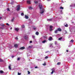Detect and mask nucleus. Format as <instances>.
Here are the masks:
<instances>
[{"label": "nucleus", "mask_w": 75, "mask_h": 75, "mask_svg": "<svg viewBox=\"0 0 75 75\" xmlns=\"http://www.w3.org/2000/svg\"><path fill=\"white\" fill-rule=\"evenodd\" d=\"M0 25H1V26H2V27H3V26H5V25H4V24H3V23L1 24H0Z\"/></svg>", "instance_id": "ddd939ff"}, {"label": "nucleus", "mask_w": 75, "mask_h": 75, "mask_svg": "<svg viewBox=\"0 0 75 75\" xmlns=\"http://www.w3.org/2000/svg\"><path fill=\"white\" fill-rule=\"evenodd\" d=\"M32 48V46H29L28 47V48Z\"/></svg>", "instance_id": "7c9ffc66"}, {"label": "nucleus", "mask_w": 75, "mask_h": 75, "mask_svg": "<svg viewBox=\"0 0 75 75\" xmlns=\"http://www.w3.org/2000/svg\"><path fill=\"white\" fill-rule=\"evenodd\" d=\"M28 74H30V72L29 71H28Z\"/></svg>", "instance_id": "58836bf2"}, {"label": "nucleus", "mask_w": 75, "mask_h": 75, "mask_svg": "<svg viewBox=\"0 0 75 75\" xmlns=\"http://www.w3.org/2000/svg\"><path fill=\"white\" fill-rule=\"evenodd\" d=\"M35 68L36 69V68H38V67L36 66V67H35Z\"/></svg>", "instance_id": "a18cd8bd"}, {"label": "nucleus", "mask_w": 75, "mask_h": 75, "mask_svg": "<svg viewBox=\"0 0 75 75\" xmlns=\"http://www.w3.org/2000/svg\"><path fill=\"white\" fill-rule=\"evenodd\" d=\"M6 25H9V24L8 23H6Z\"/></svg>", "instance_id": "37998d69"}, {"label": "nucleus", "mask_w": 75, "mask_h": 75, "mask_svg": "<svg viewBox=\"0 0 75 75\" xmlns=\"http://www.w3.org/2000/svg\"><path fill=\"white\" fill-rule=\"evenodd\" d=\"M21 15L22 16H24V13H22L21 14Z\"/></svg>", "instance_id": "c756f323"}, {"label": "nucleus", "mask_w": 75, "mask_h": 75, "mask_svg": "<svg viewBox=\"0 0 75 75\" xmlns=\"http://www.w3.org/2000/svg\"><path fill=\"white\" fill-rule=\"evenodd\" d=\"M55 44H56V43H55Z\"/></svg>", "instance_id": "4d7b16f0"}, {"label": "nucleus", "mask_w": 75, "mask_h": 75, "mask_svg": "<svg viewBox=\"0 0 75 75\" xmlns=\"http://www.w3.org/2000/svg\"><path fill=\"white\" fill-rule=\"evenodd\" d=\"M32 37H33V39H35V36L34 35H33L32 36Z\"/></svg>", "instance_id": "f704fd0d"}, {"label": "nucleus", "mask_w": 75, "mask_h": 75, "mask_svg": "<svg viewBox=\"0 0 75 75\" xmlns=\"http://www.w3.org/2000/svg\"><path fill=\"white\" fill-rule=\"evenodd\" d=\"M2 18V17H0V20H1Z\"/></svg>", "instance_id": "3c124183"}, {"label": "nucleus", "mask_w": 75, "mask_h": 75, "mask_svg": "<svg viewBox=\"0 0 75 75\" xmlns=\"http://www.w3.org/2000/svg\"><path fill=\"white\" fill-rule=\"evenodd\" d=\"M57 65H61V62H59L57 63Z\"/></svg>", "instance_id": "412c9836"}, {"label": "nucleus", "mask_w": 75, "mask_h": 75, "mask_svg": "<svg viewBox=\"0 0 75 75\" xmlns=\"http://www.w3.org/2000/svg\"><path fill=\"white\" fill-rule=\"evenodd\" d=\"M18 75H21V73H18Z\"/></svg>", "instance_id": "79ce46f5"}, {"label": "nucleus", "mask_w": 75, "mask_h": 75, "mask_svg": "<svg viewBox=\"0 0 75 75\" xmlns=\"http://www.w3.org/2000/svg\"><path fill=\"white\" fill-rule=\"evenodd\" d=\"M57 30L58 31H62V30L60 28H59L57 29Z\"/></svg>", "instance_id": "6e6552de"}, {"label": "nucleus", "mask_w": 75, "mask_h": 75, "mask_svg": "<svg viewBox=\"0 0 75 75\" xmlns=\"http://www.w3.org/2000/svg\"><path fill=\"white\" fill-rule=\"evenodd\" d=\"M25 47H22L20 48H19V50H24V49H25Z\"/></svg>", "instance_id": "20e7f679"}, {"label": "nucleus", "mask_w": 75, "mask_h": 75, "mask_svg": "<svg viewBox=\"0 0 75 75\" xmlns=\"http://www.w3.org/2000/svg\"><path fill=\"white\" fill-rule=\"evenodd\" d=\"M66 52H68V50H66Z\"/></svg>", "instance_id": "8fccbe9b"}, {"label": "nucleus", "mask_w": 75, "mask_h": 75, "mask_svg": "<svg viewBox=\"0 0 75 75\" xmlns=\"http://www.w3.org/2000/svg\"><path fill=\"white\" fill-rule=\"evenodd\" d=\"M14 56H12V58H14Z\"/></svg>", "instance_id": "09e8293b"}, {"label": "nucleus", "mask_w": 75, "mask_h": 75, "mask_svg": "<svg viewBox=\"0 0 75 75\" xmlns=\"http://www.w3.org/2000/svg\"><path fill=\"white\" fill-rule=\"evenodd\" d=\"M34 2H35V4H37V3H38V1H35Z\"/></svg>", "instance_id": "c85d7f7f"}, {"label": "nucleus", "mask_w": 75, "mask_h": 75, "mask_svg": "<svg viewBox=\"0 0 75 75\" xmlns=\"http://www.w3.org/2000/svg\"><path fill=\"white\" fill-rule=\"evenodd\" d=\"M20 59V58H18L17 59L18 61H19Z\"/></svg>", "instance_id": "ea45409f"}, {"label": "nucleus", "mask_w": 75, "mask_h": 75, "mask_svg": "<svg viewBox=\"0 0 75 75\" xmlns=\"http://www.w3.org/2000/svg\"><path fill=\"white\" fill-rule=\"evenodd\" d=\"M70 42H74V40H71L70 41Z\"/></svg>", "instance_id": "4c0bfd02"}, {"label": "nucleus", "mask_w": 75, "mask_h": 75, "mask_svg": "<svg viewBox=\"0 0 75 75\" xmlns=\"http://www.w3.org/2000/svg\"><path fill=\"white\" fill-rule=\"evenodd\" d=\"M15 31H18L19 30V29H18V28H15Z\"/></svg>", "instance_id": "0eeeda50"}, {"label": "nucleus", "mask_w": 75, "mask_h": 75, "mask_svg": "<svg viewBox=\"0 0 75 75\" xmlns=\"http://www.w3.org/2000/svg\"><path fill=\"white\" fill-rule=\"evenodd\" d=\"M10 30H12V28H10Z\"/></svg>", "instance_id": "603ef678"}, {"label": "nucleus", "mask_w": 75, "mask_h": 75, "mask_svg": "<svg viewBox=\"0 0 75 75\" xmlns=\"http://www.w3.org/2000/svg\"><path fill=\"white\" fill-rule=\"evenodd\" d=\"M44 12V10L43 9L42 11L40 12V14H43Z\"/></svg>", "instance_id": "1a4fd4ad"}, {"label": "nucleus", "mask_w": 75, "mask_h": 75, "mask_svg": "<svg viewBox=\"0 0 75 75\" xmlns=\"http://www.w3.org/2000/svg\"><path fill=\"white\" fill-rule=\"evenodd\" d=\"M65 27H68V24H66L65 25Z\"/></svg>", "instance_id": "393cba45"}, {"label": "nucleus", "mask_w": 75, "mask_h": 75, "mask_svg": "<svg viewBox=\"0 0 75 75\" xmlns=\"http://www.w3.org/2000/svg\"><path fill=\"white\" fill-rule=\"evenodd\" d=\"M63 33L64 34H67V31L66 30H64L63 32Z\"/></svg>", "instance_id": "9d476101"}, {"label": "nucleus", "mask_w": 75, "mask_h": 75, "mask_svg": "<svg viewBox=\"0 0 75 75\" xmlns=\"http://www.w3.org/2000/svg\"><path fill=\"white\" fill-rule=\"evenodd\" d=\"M33 29H34V30H35L37 28L35 27H33Z\"/></svg>", "instance_id": "bb28decb"}, {"label": "nucleus", "mask_w": 75, "mask_h": 75, "mask_svg": "<svg viewBox=\"0 0 75 75\" xmlns=\"http://www.w3.org/2000/svg\"><path fill=\"white\" fill-rule=\"evenodd\" d=\"M0 28H1V29H2V30H3V29H4V27H0Z\"/></svg>", "instance_id": "2f4dec72"}, {"label": "nucleus", "mask_w": 75, "mask_h": 75, "mask_svg": "<svg viewBox=\"0 0 75 75\" xmlns=\"http://www.w3.org/2000/svg\"><path fill=\"white\" fill-rule=\"evenodd\" d=\"M72 5H70V7H72Z\"/></svg>", "instance_id": "5fc2aeb1"}, {"label": "nucleus", "mask_w": 75, "mask_h": 75, "mask_svg": "<svg viewBox=\"0 0 75 75\" xmlns=\"http://www.w3.org/2000/svg\"><path fill=\"white\" fill-rule=\"evenodd\" d=\"M15 39H16V40H18V37H16L15 38Z\"/></svg>", "instance_id": "c03bdc74"}, {"label": "nucleus", "mask_w": 75, "mask_h": 75, "mask_svg": "<svg viewBox=\"0 0 75 75\" xmlns=\"http://www.w3.org/2000/svg\"><path fill=\"white\" fill-rule=\"evenodd\" d=\"M23 38L25 39H27V36L26 35L24 36Z\"/></svg>", "instance_id": "f8f14e48"}, {"label": "nucleus", "mask_w": 75, "mask_h": 75, "mask_svg": "<svg viewBox=\"0 0 75 75\" xmlns=\"http://www.w3.org/2000/svg\"><path fill=\"white\" fill-rule=\"evenodd\" d=\"M36 35H38V34H39V33L38 32H36L35 33Z\"/></svg>", "instance_id": "6ab92c4d"}, {"label": "nucleus", "mask_w": 75, "mask_h": 75, "mask_svg": "<svg viewBox=\"0 0 75 75\" xmlns=\"http://www.w3.org/2000/svg\"><path fill=\"white\" fill-rule=\"evenodd\" d=\"M39 7L40 8V10H41V9H42V6L41 5V4L40 3H39Z\"/></svg>", "instance_id": "f257e3e1"}, {"label": "nucleus", "mask_w": 75, "mask_h": 75, "mask_svg": "<svg viewBox=\"0 0 75 75\" xmlns=\"http://www.w3.org/2000/svg\"><path fill=\"white\" fill-rule=\"evenodd\" d=\"M52 40V38L51 37H50L48 39L49 41H51Z\"/></svg>", "instance_id": "39448f33"}, {"label": "nucleus", "mask_w": 75, "mask_h": 75, "mask_svg": "<svg viewBox=\"0 0 75 75\" xmlns=\"http://www.w3.org/2000/svg\"><path fill=\"white\" fill-rule=\"evenodd\" d=\"M32 41H30V43H32Z\"/></svg>", "instance_id": "49530a36"}, {"label": "nucleus", "mask_w": 75, "mask_h": 75, "mask_svg": "<svg viewBox=\"0 0 75 75\" xmlns=\"http://www.w3.org/2000/svg\"><path fill=\"white\" fill-rule=\"evenodd\" d=\"M43 65H44V66H45L46 65V64L45 63H44L43 64Z\"/></svg>", "instance_id": "a19ab883"}, {"label": "nucleus", "mask_w": 75, "mask_h": 75, "mask_svg": "<svg viewBox=\"0 0 75 75\" xmlns=\"http://www.w3.org/2000/svg\"><path fill=\"white\" fill-rule=\"evenodd\" d=\"M14 18L13 17L12 20H11V22H13L14 21Z\"/></svg>", "instance_id": "aec40b11"}, {"label": "nucleus", "mask_w": 75, "mask_h": 75, "mask_svg": "<svg viewBox=\"0 0 75 75\" xmlns=\"http://www.w3.org/2000/svg\"><path fill=\"white\" fill-rule=\"evenodd\" d=\"M25 17L26 19H28V16H27L26 15L25 16Z\"/></svg>", "instance_id": "f3484780"}, {"label": "nucleus", "mask_w": 75, "mask_h": 75, "mask_svg": "<svg viewBox=\"0 0 75 75\" xmlns=\"http://www.w3.org/2000/svg\"><path fill=\"white\" fill-rule=\"evenodd\" d=\"M4 61L3 59H1L0 58V62H3Z\"/></svg>", "instance_id": "b1692460"}, {"label": "nucleus", "mask_w": 75, "mask_h": 75, "mask_svg": "<svg viewBox=\"0 0 75 75\" xmlns=\"http://www.w3.org/2000/svg\"><path fill=\"white\" fill-rule=\"evenodd\" d=\"M42 43H44L45 42H46V40H44L42 41Z\"/></svg>", "instance_id": "4be33fe9"}, {"label": "nucleus", "mask_w": 75, "mask_h": 75, "mask_svg": "<svg viewBox=\"0 0 75 75\" xmlns=\"http://www.w3.org/2000/svg\"><path fill=\"white\" fill-rule=\"evenodd\" d=\"M53 27V26L52 25H50V31H52V28Z\"/></svg>", "instance_id": "7ed1b4c3"}, {"label": "nucleus", "mask_w": 75, "mask_h": 75, "mask_svg": "<svg viewBox=\"0 0 75 75\" xmlns=\"http://www.w3.org/2000/svg\"><path fill=\"white\" fill-rule=\"evenodd\" d=\"M17 7H18L17 8V9H16V10L17 11H18L19 10H20V5H18L17 6Z\"/></svg>", "instance_id": "f03ea898"}, {"label": "nucleus", "mask_w": 75, "mask_h": 75, "mask_svg": "<svg viewBox=\"0 0 75 75\" xmlns=\"http://www.w3.org/2000/svg\"><path fill=\"white\" fill-rule=\"evenodd\" d=\"M21 27L22 28H24V27H25V26H24V25H22Z\"/></svg>", "instance_id": "c9c22d12"}, {"label": "nucleus", "mask_w": 75, "mask_h": 75, "mask_svg": "<svg viewBox=\"0 0 75 75\" xmlns=\"http://www.w3.org/2000/svg\"><path fill=\"white\" fill-rule=\"evenodd\" d=\"M47 21H52V19H47Z\"/></svg>", "instance_id": "4468645a"}, {"label": "nucleus", "mask_w": 75, "mask_h": 75, "mask_svg": "<svg viewBox=\"0 0 75 75\" xmlns=\"http://www.w3.org/2000/svg\"><path fill=\"white\" fill-rule=\"evenodd\" d=\"M13 2H14V1H13L11 3V4H13Z\"/></svg>", "instance_id": "de8ad7c7"}, {"label": "nucleus", "mask_w": 75, "mask_h": 75, "mask_svg": "<svg viewBox=\"0 0 75 75\" xmlns=\"http://www.w3.org/2000/svg\"><path fill=\"white\" fill-rule=\"evenodd\" d=\"M45 59H48V57L47 56H46L45 57Z\"/></svg>", "instance_id": "473e14b6"}, {"label": "nucleus", "mask_w": 75, "mask_h": 75, "mask_svg": "<svg viewBox=\"0 0 75 75\" xmlns=\"http://www.w3.org/2000/svg\"><path fill=\"white\" fill-rule=\"evenodd\" d=\"M60 9H64V8H63V7H62L61 6V7H60Z\"/></svg>", "instance_id": "72a5a7b5"}, {"label": "nucleus", "mask_w": 75, "mask_h": 75, "mask_svg": "<svg viewBox=\"0 0 75 75\" xmlns=\"http://www.w3.org/2000/svg\"><path fill=\"white\" fill-rule=\"evenodd\" d=\"M74 7H75V4H74Z\"/></svg>", "instance_id": "864d4df0"}, {"label": "nucleus", "mask_w": 75, "mask_h": 75, "mask_svg": "<svg viewBox=\"0 0 75 75\" xmlns=\"http://www.w3.org/2000/svg\"><path fill=\"white\" fill-rule=\"evenodd\" d=\"M52 71L51 73V74H53V73H54V70H53V69H52Z\"/></svg>", "instance_id": "5701e85b"}, {"label": "nucleus", "mask_w": 75, "mask_h": 75, "mask_svg": "<svg viewBox=\"0 0 75 75\" xmlns=\"http://www.w3.org/2000/svg\"><path fill=\"white\" fill-rule=\"evenodd\" d=\"M62 37H60L58 38L59 40H62Z\"/></svg>", "instance_id": "a878e982"}, {"label": "nucleus", "mask_w": 75, "mask_h": 75, "mask_svg": "<svg viewBox=\"0 0 75 75\" xmlns=\"http://www.w3.org/2000/svg\"><path fill=\"white\" fill-rule=\"evenodd\" d=\"M47 1H50V0H47Z\"/></svg>", "instance_id": "6e6d98bb"}, {"label": "nucleus", "mask_w": 75, "mask_h": 75, "mask_svg": "<svg viewBox=\"0 0 75 75\" xmlns=\"http://www.w3.org/2000/svg\"><path fill=\"white\" fill-rule=\"evenodd\" d=\"M0 73H1V74H3L4 73V71L2 70H0Z\"/></svg>", "instance_id": "2eb2a0df"}, {"label": "nucleus", "mask_w": 75, "mask_h": 75, "mask_svg": "<svg viewBox=\"0 0 75 75\" xmlns=\"http://www.w3.org/2000/svg\"><path fill=\"white\" fill-rule=\"evenodd\" d=\"M29 9H30V10H32L33 9V8H32V7H30L29 8Z\"/></svg>", "instance_id": "cd10ccee"}, {"label": "nucleus", "mask_w": 75, "mask_h": 75, "mask_svg": "<svg viewBox=\"0 0 75 75\" xmlns=\"http://www.w3.org/2000/svg\"><path fill=\"white\" fill-rule=\"evenodd\" d=\"M14 47L15 48H17L18 47V45L17 44H15L14 45Z\"/></svg>", "instance_id": "423d86ee"}, {"label": "nucleus", "mask_w": 75, "mask_h": 75, "mask_svg": "<svg viewBox=\"0 0 75 75\" xmlns=\"http://www.w3.org/2000/svg\"><path fill=\"white\" fill-rule=\"evenodd\" d=\"M7 10L8 11H10V9L9 8H7Z\"/></svg>", "instance_id": "e433bc0d"}, {"label": "nucleus", "mask_w": 75, "mask_h": 75, "mask_svg": "<svg viewBox=\"0 0 75 75\" xmlns=\"http://www.w3.org/2000/svg\"><path fill=\"white\" fill-rule=\"evenodd\" d=\"M8 68L9 69H10V70H11V66H8Z\"/></svg>", "instance_id": "dca6fc26"}, {"label": "nucleus", "mask_w": 75, "mask_h": 75, "mask_svg": "<svg viewBox=\"0 0 75 75\" xmlns=\"http://www.w3.org/2000/svg\"><path fill=\"white\" fill-rule=\"evenodd\" d=\"M27 3H28V4H31V3L30 2V1H27Z\"/></svg>", "instance_id": "9b49d317"}, {"label": "nucleus", "mask_w": 75, "mask_h": 75, "mask_svg": "<svg viewBox=\"0 0 75 75\" xmlns=\"http://www.w3.org/2000/svg\"><path fill=\"white\" fill-rule=\"evenodd\" d=\"M54 33H56L57 34V33H58V30H56L54 31Z\"/></svg>", "instance_id": "a211bd4d"}]
</instances>
